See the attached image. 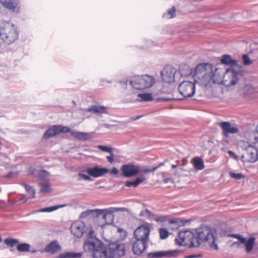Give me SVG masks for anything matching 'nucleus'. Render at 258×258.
I'll return each instance as SVG.
<instances>
[{"label":"nucleus","mask_w":258,"mask_h":258,"mask_svg":"<svg viewBox=\"0 0 258 258\" xmlns=\"http://www.w3.org/2000/svg\"><path fill=\"white\" fill-rule=\"evenodd\" d=\"M223 64H230L231 67L226 69L224 75V82L227 86L236 85L241 76L240 67L237 64V61L233 59L230 55H224L221 59Z\"/></svg>","instance_id":"1"},{"label":"nucleus","mask_w":258,"mask_h":258,"mask_svg":"<svg viewBox=\"0 0 258 258\" xmlns=\"http://www.w3.org/2000/svg\"><path fill=\"white\" fill-rule=\"evenodd\" d=\"M195 77L198 79L201 85L207 86L210 83H215V75L213 66L209 63L198 64L195 69Z\"/></svg>","instance_id":"2"},{"label":"nucleus","mask_w":258,"mask_h":258,"mask_svg":"<svg viewBox=\"0 0 258 258\" xmlns=\"http://www.w3.org/2000/svg\"><path fill=\"white\" fill-rule=\"evenodd\" d=\"M86 251L92 253L94 258H110L111 255H107V247H104L101 241L96 237H88L84 245Z\"/></svg>","instance_id":"3"},{"label":"nucleus","mask_w":258,"mask_h":258,"mask_svg":"<svg viewBox=\"0 0 258 258\" xmlns=\"http://www.w3.org/2000/svg\"><path fill=\"white\" fill-rule=\"evenodd\" d=\"M17 26L9 21H3L0 25V37L8 44L15 42L19 36Z\"/></svg>","instance_id":"4"},{"label":"nucleus","mask_w":258,"mask_h":258,"mask_svg":"<svg viewBox=\"0 0 258 258\" xmlns=\"http://www.w3.org/2000/svg\"><path fill=\"white\" fill-rule=\"evenodd\" d=\"M215 232L208 228H199L196 230L195 241H198L199 246L202 243H205L212 249L217 250L218 246L216 243Z\"/></svg>","instance_id":"5"},{"label":"nucleus","mask_w":258,"mask_h":258,"mask_svg":"<svg viewBox=\"0 0 258 258\" xmlns=\"http://www.w3.org/2000/svg\"><path fill=\"white\" fill-rule=\"evenodd\" d=\"M125 208L110 207L104 209L90 210L92 213L90 214V218H95L102 215V219L104 220L105 224L109 225L113 223L114 220L113 213L118 211H125Z\"/></svg>","instance_id":"6"},{"label":"nucleus","mask_w":258,"mask_h":258,"mask_svg":"<svg viewBox=\"0 0 258 258\" xmlns=\"http://www.w3.org/2000/svg\"><path fill=\"white\" fill-rule=\"evenodd\" d=\"M175 241L176 244L179 246L188 247H199L198 241H195V234L190 230L180 231Z\"/></svg>","instance_id":"7"},{"label":"nucleus","mask_w":258,"mask_h":258,"mask_svg":"<svg viewBox=\"0 0 258 258\" xmlns=\"http://www.w3.org/2000/svg\"><path fill=\"white\" fill-rule=\"evenodd\" d=\"M155 83L152 76L145 75L135 76L130 81L132 87L137 90H142L152 87Z\"/></svg>","instance_id":"8"},{"label":"nucleus","mask_w":258,"mask_h":258,"mask_svg":"<svg viewBox=\"0 0 258 258\" xmlns=\"http://www.w3.org/2000/svg\"><path fill=\"white\" fill-rule=\"evenodd\" d=\"M237 145L242 150L245 151V156L247 162L254 163L257 161L258 150L254 146L243 141H239L237 143ZM244 157V155L242 156V158Z\"/></svg>","instance_id":"9"},{"label":"nucleus","mask_w":258,"mask_h":258,"mask_svg":"<svg viewBox=\"0 0 258 258\" xmlns=\"http://www.w3.org/2000/svg\"><path fill=\"white\" fill-rule=\"evenodd\" d=\"M150 228L151 224L148 222L139 226L134 232L136 240L149 241Z\"/></svg>","instance_id":"10"},{"label":"nucleus","mask_w":258,"mask_h":258,"mask_svg":"<svg viewBox=\"0 0 258 258\" xmlns=\"http://www.w3.org/2000/svg\"><path fill=\"white\" fill-rule=\"evenodd\" d=\"M178 90L183 97H191L196 92L195 83L188 81H183L179 84Z\"/></svg>","instance_id":"11"},{"label":"nucleus","mask_w":258,"mask_h":258,"mask_svg":"<svg viewBox=\"0 0 258 258\" xmlns=\"http://www.w3.org/2000/svg\"><path fill=\"white\" fill-rule=\"evenodd\" d=\"M0 4L5 8L14 13H20L21 5L20 0H0Z\"/></svg>","instance_id":"12"},{"label":"nucleus","mask_w":258,"mask_h":258,"mask_svg":"<svg viewBox=\"0 0 258 258\" xmlns=\"http://www.w3.org/2000/svg\"><path fill=\"white\" fill-rule=\"evenodd\" d=\"M49 173L45 170H41L38 174L39 183L41 187V190L43 192H47L50 191L49 181Z\"/></svg>","instance_id":"13"},{"label":"nucleus","mask_w":258,"mask_h":258,"mask_svg":"<svg viewBox=\"0 0 258 258\" xmlns=\"http://www.w3.org/2000/svg\"><path fill=\"white\" fill-rule=\"evenodd\" d=\"M71 232L74 237L81 238L83 236L86 231V226L84 222L81 221H77L73 223L71 226Z\"/></svg>","instance_id":"14"},{"label":"nucleus","mask_w":258,"mask_h":258,"mask_svg":"<svg viewBox=\"0 0 258 258\" xmlns=\"http://www.w3.org/2000/svg\"><path fill=\"white\" fill-rule=\"evenodd\" d=\"M120 170L122 175L126 177L135 176L140 172V167L132 164L123 165Z\"/></svg>","instance_id":"15"},{"label":"nucleus","mask_w":258,"mask_h":258,"mask_svg":"<svg viewBox=\"0 0 258 258\" xmlns=\"http://www.w3.org/2000/svg\"><path fill=\"white\" fill-rule=\"evenodd\" d=\"M175 70L171 66H166L161 72L162 80L167 83L174 82Z\"/></svg>","instance_id":"16"},{"label":"nucleus","mask_w":258,"mask_h":258,"mask_svg":"<svg viewBox=\"0 0 258 258\" xmlns=\"http://www.w3.org/2000/svg\"><path fill=\"white\" fill-rule=\"evenodd\" d=\"M219 125L223 131V135L226 138L228 137L229 134H234L239 132V130L236 126H232L229 122L223 121L220 122Z\"/></svg>","instance_id":"17"},{"label":"nucleus","mask_w":258,"mask_h":258,"mask_svg":"<svg viewBox=\"0 0 258 258\" xmlns=\"http://www.w3.org/2000/svg\"><path fill=\"white\" fill-rule=\"evenodd\" d=\"M107 250L108 251L107 255H111L110 258H113L115 256L120 257L125 253V247L123 244H117L114 248L107 247Z\"/></svg>","instance_id":"18"},{"label":"nucleus","mask_w":258,"mask_h":258,"mask_svg":"<svg viewBox=\"0 0 258 258\" xmlns=\"http://www.w3.org/2000/svg\"><path fill=\"white\" fill-rule=\"evenodd\" d=\"M86 172L90 176L97 178L107 174L109 172V170L106 168H99L98 166H95L87 168Z\"/></svg>","instance_id":"19"},{"label":"nucleus","mask_w":258,"mask_h":258,"mask_svg":"<svg viewBox=\"0 0 258 258\" xmlns=\"http://www.w3.org/2000/svg\"><path fill=\"white\" fill-rule=\"evenodd\" d=\"M149 242L147 241L136 240L133 245L134 253L136 255L141 254L147 248Z\"/></svg>","instance_id":"20"},{"label":"nucleus","mask_w":258,"mask_h":258,"mask_svg":"<svg viewBox=\"0 0 258 258\" xmlns=\"http://www.w3.org/2000/svg\"><path fill=\"white\" fill-rule=\"evenodd\" d=\"M177 251H159L156 252H150L148 254L149 258H159L162 257H171L176 256L177 255Z\"/></svg>","instance_id":"21"},{"label":"nucleus","mask_w":258,"mask_h":258,"mask_svg":"<svg viewBox=\"0 0 258 258\" xmlns=\"http://www.w3.org/2000/svg\"><path fill=\"white\" fill-rule=\"evenodd\" d=\"M245 139L241 141L246 142L251 145H254L258 143V136L256 133L248 132L245 134Z\"/></svg>","instance_id":"22"},{"label":"nucleus","mask_w":258,"mask_h":258,"mask_svg":"<svg viewBox=\"0 0 258 258\" xmlns=\"http://www.w3.org/2000/svg\"><path fill=\"white\" fill-rule=\"evenodd\" d=\"M71 135L76 139L81 141H87L90 139L89 133L73 131Z\"/></svg>","instance_id":"23"},{"label":"nucleus","mask_w":258,"mask_h":258,"mask_svg":"<svg viewBox=\"0 0 258 258\" xmlns=\"http://www.w3.org/2000/svg\"><path fill=\"white\" fill-rule=\"evenodd\" d=\"M87 111L89 112H93L97 115L105 114L107 112L106 107L103 106L97 105L92 106L87 109Z\"/></svg>","instance_id":"24"},{"label":"nucleus","mask_w":258,"mask_h":258,"mask_svg":"<svg viewBox=\"0 0 258 258\" xmlns=\"http://www.w3.org/2000/svg\"><path fill=\"white\" fill-rule=\"evenodd\" d=\"M58 134L57 125H52L46 131L43 137L45 139H48Z\"/></svg>","instance_id":"25"},{"label":"nucleus","mask_w":258,"mask_h":258,"mask_svg":"<svg viewBox=\"0 0 258 258\" xmlns=\"http://www.w3.org/2000/svg\"><path fill=\"white\" fill-rule=\"evenodd\" d=\"M192 163L194 167L198 170H202L205 168L204 161L201 157L194 158L192 159Z\"/></svg>","instance_id":"26"},{"label":"nucleus","mask_w":258,"mask_h":258,"mask_svg":"<svg viewBox=\"0 0 258 258\" xmlns=\"http://www.w3.org/2000/svg\"><path fill=\"white\" fill-rule=\"evenodd\" d=\"M255 240V239L254 237H250L248 239L245 238V242L242 243L245 244V250H246V252L249 253L252 250V249L253 248Z\"/></svg>","instance_id":"27"},{"label":"nucleus","mask_w":258,"mask_h":258,"mask_svg":"<svg viewBox=\"0 0 258 258\" xmlns=\"http://www.w3.org/2000/svg\"><path fill=\"white\" fill-rule=\"evenodd\" d=\"M60 249V246L56 241H53L45 247V251L47 252L54 253Z\"/></svg>","instance_id":"28"},{"label":"nucleus","mask_w":258,"mask_h":258,"mask_svg":"<svg viewBox=\"0 0 258 258\" xmlns=\"http://www.w3.org/2000/svg\"><path fill=\"white\" fill-rule=\"evenodd\" d=\"M146 180L144 177H137L134 181H126L125 186L127 187L133 186L134 187H137L140 183H142Z\"/></svg>","instance_id":"29"},{"label":"nucleus","mask_w":258,"mask_h":258,"mask_svg":"<svg viewBox=\"0 0 258 258\" xmlns=\"http://www.w3.org/2000/svg\"><path fill=\"white\" fill-rule=\"evenodd\" d=\"M138 100L140 102H148L152 101L153 97L150 93H139L138 94Z\"/></svg>","instance_id":"30"},{"label":"nucleus","mask_w":258,"mask_h":258,"mask_svg":"<svg viewBox=\"0 0 258 258\" xmlns=\"http://www.w3.org/2000/svg\"><path fill=\"white\" fill-rule=\"evenodd\" d=\"M81 252H67L60 254L58 258H80L82 256Z\"/></svg>","instance_id":"31"},{"label":"nucleus","mask_w":258,"mask_h":258,"mask_svg":"<svg viewBox=\"0 0 258 258\" xmlns=\"http://www.w3.org/2000/svg\"><path fill=\"white\" fill-rule=\"evenodd\" d=\"M139 216L148 220H152L154 214L147 209H145L140 212Z\"/></svg>","instance_id":"32"},{"label":"nucleus","mask_w":258,"mask_h":258,"mask_svg":"<svg viewBox=\"0 0 258 258\" xmlns=\"http://www.w3.org/2000/svg\"><path fill=\"white\" fill-rule=\"evenodd\" d=\"M67 206V205L63 204L57 206H52L47 208H42L41 210L38 211V212H51L56 210L59 208H63Z\"/></svg>","instance_id":"33"},{"label":"nucleus","mask_w":258,"mask_h":258,"mask_svg":"<svg viewBox=\"0 0 258 258\" xmlns=\"http://www.w3.org/2000/svg\"><path fill=\"white\" fill-rule=\"evenodd\" d=\"M176 8L173 7L170 10H168L167 13H164L162 17L164 19H171L175 17L176 14Z\"/></svg>","instance_id":"34"},{"label":"nucleus","mask_w":258,"mask_h":258,"mask_svg":"<svg viewBox=\"0 0 258 258\" xmlns=\"http://www.w3.org/2000/svg\"><path fill=\"white\" fill-rule=\"evenodd\" d=\"M22 185L25 187L26 190L28 192L29 195L28 198H34L35 191L34 188L25 183H22Z\"/></svg>","instance_id":"35"},{"label":"nucleus","mask_w":258,"mask_h":258,"mask_svg":"<svg viewBox=\"0 0 258 258\" xmlns=\"http://www.w3.org/2000/svg\"><path fill=\"white\" fill-rule=\"evenodd\" d=\"M17 249L20 252H28L30 251V244L26 243L19 244L18 245Z\"/></svg>","instance_id":"36"},{"label":"nucleus","mask_w":258,"mask_h":258,"mask_svg":"<svg viewBox=\"0 0 258 258\" xmlns=\"http://www.w3.org/2000/svg\"><path fill=\"white\" fill-rule=\"evenodd\" d=\"M4 242L6 244L12 247L14 246L16 244H18L19 241L18 239H17L8 238L4 240Z\"/></svg>","instance_id":"37"},{"label":"nucleus","mask_w":258,"mask_h":258,"mask_svg":"<svg viewBox=\"0 0 258 258\" xmlns=\"http://www.w3.org/2000/svg\"><path fill=\"white\" fill-rule=\"evenodd\" d=\"M160 238L161 239H165L169 236V232L165 228H161L159 230Z\"/></svg>","instance_id":"38"},{"label":"nucleus","mask_w":258,"mask_h":258,"mask_svg":"<svg viewBox=\"0 0 258 258\" xmlns=\"http://www.w3.org/2000/svg\"><path fill=\"white\" fill-rule=\"evenodd\" d=\"M58 126V133H70L71 132H72L73 131H71L70 128H69L67 126H63L61 125H57Z\"/></svg>","instance_id":"39"},{"label":"nucleus","mask_w":258,"mask_h":258,"mask_svg":"<svg viewBox=\"0 0 258 258\" xmlns=\"http://www.w3.org/2000/svg\"><path fill=\"white\" fill-rule=\"evenodd\" d=\"M162 176L163 178V182L165 183H168L171 179L170 174L167 172H162Z\"/></svg>","instance_id":"40"},{"label":"nucleus","mask_w":258,"mask_h":258,"mask_svg":"<svg viewBox=\"0 0 258 258\" xmlns=\"http://www.w3.org/2000/svg\"><path fill=\"white\" fill-rule=\"evenodd\" d=\"M152 220H154L157 222H165L167 220V218L164 216H158L154 214V216Z\"/></svg>","instance_id":"41"},{"label":"nucleus","mask_w":258,"mask_h":258,"mask_svg":"<svg viewBox=\"0 0 258 258\" xmlns=\"http://www.w3.org/2000/svg\"><path fill=\"white\" fill-rule=\"evenodd\" d=\"M229 175L231 178L236 179H240L244 177L243 175L241 173H235L232 172H230Z\"/></svg>","instance_id":"42"},{"label":"nucleus","mask_w":258,"mask_h":258,"mask_svg":"<svg viewBox=\"0 0 258 258\" xmlns=\"http://www.w3.org/2000/svg\"><path fill=\"white\" fill-rule=\"evenodd\" d=\"M97 148L104 152H106L108 153H110L112 152V148L108 147L107 146H103V145H99Z\"/></svg>","instance_id":"43"},{"label":"nucleus","mask_w":258,"mask_h":258,"mask_svg":"<svg viewBox=\"0 0 258 258\" xmlns=\"http://www.w3.org/2000/svg\"><path fill=\"white\" fill-rule=\"evenodd\" d=\"M242 58L243 60V63L244 65H249L252 63V61L250 59L248 55L247 54H244L242 56Z\"/></svg>","instance_id":"44"},{"label":"nucleus","mask_w":258,"mask_h":258,"mask_svg":"<svg viewBox=\"0 0 258 258\" xmlns=\"http://www.w3.org/2000/svg\"><path fill=\"white\" fill-rule=\"evenodd\" d=\"M93 212L90 210H87L82 213L80 217L81 218H90V214Z\"/></svg>","instance_id":"45"},{"label":"nucleus","mask_w":258,"mask_h":258,"mask_svg":"<svg viewBox=\"0 0 258 258\" xmlns=\"http://www.w3.org/2000/svg\"><path fill=\"white\" fill-rule=\"evenodd\" d=\"M78 176H79L80 178H83L85 180L90 181L91 180V178L90 177L91 176H90L89 175H88L82 173H79L78 174Z\"/></svg>","instance_id":"46"},{"label":"nucleus","mask_w":258,"mask_h":258,"mask_svg":"<svg viewBox=\"0 0 258 258\" xmlns=\"http://www.w3.org/2000/svg\"><path fill=\"white\" fill-rule=\"evenodd\" d=\"M233 237L239 240V241H240V242L241 243L242 242H244L245 241V238L243 237L241 235H240V234H233Z\"/></svg>","instance_id":"47"},{"label":"nucleus","mask_w":258,"mask_h":258,"mask_svg":"<svg viewBox=\"0 0 258 258\" xmlns=\"http://www.w3.org/2000/svg\"><path fill=\"white\" fill-rule=\"evenodd\" d=\"M127 80L126 79H124L122 81L120 82V84L122 89H126L127 84Z\"/></svg>","instance_id":"48"},{"label":"nucleus","mask_w":258,"mask_h":258,"mask_svg":"<svg viewBox=\"0 0 258 258\" xmlns=\"http://www.w3.org/2000/svg\"><path fill=\"white\" fill-rule=\"evenodd\" d=\"M110 156H108L106 157L108 162H109L110 163H112L113 162V159H114V154L113 153V151L112 152H110Z\"/></svg>","instance_id":"49"},{"label":"nucleus","mask_w":258,"mask_h":258,"mask_svg":"<svg viewBox=\"0 0 258 258\" xmlns=\"http://www.w3.org/2000/svg\"><path fill=\"white\" fill-rule=\"evenodd\" d=\"M28 197L27 198H25V197H23L21 198H20L19 199H18L17 201V202L19 204H23V203H25L27 200L28 199Z\"/></svg>","instance_id":"50"},{"label":"nucleus","mask_w":258,"mask_h":258,"mask_svg":"<svg viewBox=\"0 0 258 258\" xmlns=\"http://www.w3.org/2000/svg\"><path fill=\"white\" fill-rule=\"evenodd\" d=\"M96 237L94 235V231L92 228H90L88 233V237Z\"/></svg>","instance_id":"51"},{"label":"nucleus","mask_w":258,"mask_h":258,"mask_svg":"<svg viewBox=\"0 0 258 258\" xmlns=\"http://www.w3.org/2000/svg\"><path fill=\"white\" fill-rule=\"evenodd\" d=\"M17 174L15 173L12 171H10L8 174L5 175V177L7 178H11L14 177V176H16Z\"/></svg>","instance_id":"52"},{"label":"nucleus","mask_w":258,"mask_h":258,"mask_svg":"<svg viewBox=\"0 0 258 258\" xmlns=\"http://www.w3.org/2000/svg\"><path fill=\"white\" fill-rule=\"evenodd\" d=\"M110 173L112 174L117 175L118 173V170L117 168H113L111 170Z\"/></svg>","instance_id":"53"},{"label":"nucleus","mask_w":258,"mask_h":258,"mask_svg":"<svg viewBox=\"0 0 258 258\" xmlns=\"http://www.w3.org/2000/svg\"><path fill=\"white\" fill-rule=\"evenodd\" d=\"M157 168H158V167H155L152 169H144L143 170V172L144 173L152 172H153L154 171H155V170H156L157 169Z\"/></svg>","instance_id":"54"},{"label":"nucleus","mask_w":258,"mask_h":258,"mask_svg":"<svg viewBox=\"0 0 258 258\" xmlns=\"http://www.w3.org/2000/svg\"><path fill=\"white\" fill-rule=\"evenodd\" d=\"M228 154L230 156L233 157L235 159L237 158V156L232 151H229Z\"/></svg>","instance_id":"55"},{"label":"nucleus","mask_w":258,"mask_h":258,"mask_svg":"<svg viewBox=\"0 0 258 258\" xmlns=\"http://www.w3.org/2000/svg\"><path fill=\"white\" fill-rule=\"evenodd\" d=\"M198 255H187L184 257V258H195L198 257Z\"/></svg>","instance_id":"56"},{"label":"nucleus","mask_w":258,"mask_h":258,"mask_svg":"<svg viewBox=\"0 0 258 258\" xmlns=\"http://www.w3.org/2000/svg\"><path fill=\"white\" fill-rule=\"evenodd\" d=\"M140 118V116H138L136 117V118H135L134 119V120H137V119H139Z\"/></svg>","instance_id":"57"},{"label":"nucleus","mask_w":258,"mask_h":258,"mask_svg":"<svg viewBox=\"0 0 258 258\" xmlns=\"http://www.w3.org/2000/svg\"><path fill=\"white\" fill-rule=\"evenodd\" d=\"M176 167H177V166H176V165H172V167L173 168H176Z\"/></svg>","instance_id":"58"},{"label":"nucleus","mask_w":258,"mask_h":258,"mask_svg":"<svg viewBox=\"0 0 258 258\" xmlns=\"http://www.w3.org/2000/svg\"><path fill=\"white\" fill-rule=\"evenodd\" d=\"M106 82L108 83H111V81H106Z\"/></svg>","instance_id":"59"},{"label":"nucleus","mask_w":258,"mask_h":258,"mask_svg":"<svg viewBox=\"0 0 258 258\" xmlns=\"http://www.w3.org/2000/svg\"><path fill=\"white\" fill-rule=\"evenodd\" d=\"M2 241V239L1 237L0 236V242H1Z\"/></svg>","instance_id":"60"}]
</instances>
